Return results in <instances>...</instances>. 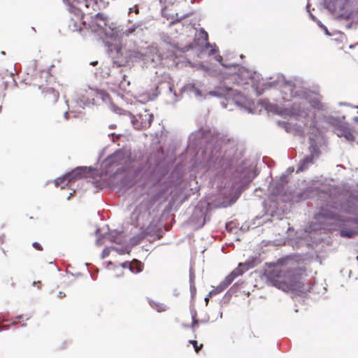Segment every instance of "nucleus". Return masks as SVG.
I'll return each instance as SVG.
<instances>
[{
  "instance_id": "1",
  "label": "nucleus",
  "mask_w": 358,
  "mask_h": 358,
  "mask_svg": "<svg viewBox=\"0 0 358 358\" xmlns=\"http://www.w3.org/2000/svg\"><path fill=\"white\" fill-rule=\"evenodd\" d=\"M265 275L273 286L287 292L301 295L310 289V284L304 282L306 269L291 257L279 259L266 270Z\"/></svg>"
},
{
  "instance_id": "2",
  "label": "nucleus",
  "mask_w": 358,
  "mask_h": 358,
  "mask_svg": "<svg viewBox=\"0 0 358 358\" xmlns=\"http://www.w3.org/2000/svg\"><path fill=\"white\" fill-rule=\"evenodd\" d=\"M106 5L104 0H75L69 6V11L76 18H83L84 15H91Z\"/></svg>"
},
{
  "instance_id": "3",
  "label": "nucleus",
  "mask_w": 358,
  "mask_h": 358,
  "mask_svg": "<svg viewBox=\"0 0 358 358\" xmlns=\"http://www.w3.org/2000/svg\"><path fill=\"white\" fill-rule=\"evenodd\" d=\"M130 160V155L125 150H118L108 156L103 162L106 172H112L115 168L126 165Z\"/></svg>"
},
{
  "instance_id": "4",
  "label": "nucleus",
  "mask_w": 358,
  "mask_h": 358,
  "mask_svg": "<svg viewBox=\"0 0 358 358\" xmlns=\"http://www.w3.org/2000/svg\"><path fill=\"white\" fill-rule=\"evenodd\" d=\"M153 114L148 110H144L136 116H131V122L136 129H144L150 127L153 121Z\"/></svg>"
},
{
  "instance_id": "5",
  "label": "nucleus",
  "mask_w": 358,
  "mask_h": 358,
  "mask_svg": "<svg viewBox=\"0 0 358 358\" xmlns=\"http://www.w3.org/2000/svg\"><path fill=\"white\" fill-rule=\"evenodd\" d=\"M87 24V30L96 32L103 30L108 26V19L103 13H98Z\"/></svg>"
},
{
  "instance_id": "6",
  "label": "nucleus",
  "mask_w": 358,
  "mask_h": 358,
  "mask_svg": "<svg viewBox=\"0 0 358 358\" xmlns=\"http://www.w3.org/2000/svg\"><path fill=\"white\" fill-rule=\"evenodd\" d=\"M176 8L173 5L171 6H166L162 10V15L164 17L167 18V20H170V25L175 24L176 22H180L181 20L185 18L187 15H184L182 16L178 17L177 13H176Z\"/></svg>"
},
{
  "instance_id": "7",
  "label": "nucleus",
  "mask_w": 358,
  "mask_h": 358,
  "mask_svg": "<svg viewBox=\"0 0 358 358\" xmlns=\"http://www.w3.org/2000/svg\"><path fill=\"white\" fill-rule=\"evenodd\" d=\"M88 171L87 168L85 167H78L75 169L71 172L68 173L64 176V181H67L68 182H72L77 180H80L83 178L86 177Z\"/></svg>"
},
{
  "instance_id": "8",
  "label": "nucleus",
  "mask_w": 358,
  "mask_h": 358,
  "mask_svg": "<svg viewBox=\"0 0 358 358\" xmlns=\"http://www.w3.org/2000/svg\"><path fill=\"white\" fill-rule=\"evenodd\" d=\"M335 133L338 137H344L349 141H353L355 139L354 131L347 124H341L336 128Z\"/></svg>"
},
{
  "instance_id": "9",
  "label": "nucleus",
  "mask_w": 358,
  "mask_h": 358,
  "mask_svg": "<svg viewBox=\"0 0 358 358\" xmlns=\"http://www.w3.org/2000/svg\"><path fill=\"white\" fill-rule=\"evenodd\" d=\"M245 271L246 264L239 263L238 266L227 275L224 280L230 285L235 279L243 275Z\"/></svg>"
},
{
  "instance_id": "10",
  "label": "nucleus",
  "mask_w": 358,
  "mask_h": 358,
  "mask_svg": "<svg viewBox=\"0 0 358 358\" xmlns=\"http://www.w3.org/2000/svg\"><path fill=\"white\" fill-rule=\"evenodd\" d=\"M83 18L78 20L71 17L69 21L68 27L71 31H83L87 30V24L86 21H83Z\"/></svg>"
},
{
  "instance_id": "11",
  "label": "nucleus",
  "mask_w": 358,
  "mask_h": 358,
  "mask_svg": "<svg viewBox=\"0 0 358 358\" xmlns=\"http://www.w3.org/2000/svg\"><path fill=\"white\" fill-rule=\"evenodd\" d=\"M0 87L6 90L8 87V83L14 81V73L13 71V67L10 69H6L4 72L0 73Z\"/></svg>"
},
{
  "instance_id": "12",
  "label": "nucleus",
  "mask_w": 358,
  "mask_h": 358,
  "mask_svg": "<svg viewBox=\"0 0 358 358\" xmlns=\"http://www.w3.org/2000/svg\"><path fill=\"white\" fill-rule=\"evenodd\" d=\"M44 100L49 103H55L59 99V92L52 87L45 89L42 92Z\"/></svg>"
},
{
  "instance_id": "13",
  "label": "nucleus",
  "mask_w": 358,
  "mask_h": 358,
  "mask_svg": "<svg viewBox=\"0 0 358 358\" xmlns=\"http://www.w3.org/2000/svg\"><path fill=\"white\" fill-rule=\"evenodd\" d=\"M314 154L311 153L310 155L305 157L299 163L298 171H302L308 169L310 164L314 162Z\"/></svg>"
},
{
  "instance_id": "14",
  "label": "nucleus",
  "mask_w": 358,
  "mask_h": 358,
  "mask_svg": "<svg viewBox=\"0 0 358 358\" xmlns=\"http://www.w3.org/2000/svg\"><path fill=\"white\" fill-rule=\"evenodd\" d=\"M229 286V285L224 280H222L220 282V283L215 288H214L209 292V296L216 295V294L223 292Z\"/></svg>"
},
{
  "instance_id": "15",
  "label": "nucleus",
  "mask_w": 358,
  "mask_h": 358,
  "mask_svg": "<svg viewBox=\"0 0 358 358\" xmlns=\"http://www.w3.org/2000/svg\"><path fill=\"white\" fill-rule=\"evenodd\" d=\"M309 103L315 109L318 110H324V104L322 103L320 98L314 97L313 99H310Z\"/></svg>"
},
{
  "instance_id": "16",
  "label": "nucleus",
  "mask_w": 358,
  "mask_h": 358,
  "mask_svg": "<svg viewBox=\"0 0 358 358\" xmlns=\"http://www.w3.org/2000/svg\"><path fill=\"white\" fill-rule=\"evenodd\" d=\"M143 264L140 261L134 259L131 262V264L130 265L129 270L132 273H138L141 272L143 270Z\"/></svg>"
},
{
  "instance_id": "17",
  "label": "nucleus",
  "mask_w": 358,
  "mask_h": 358,
  "mask_svg": "<svg viewBox=\"0 0 358 358\" xmlns=\"http://www.w3.org/2000/svg\"><path fill=\"white\" fill-rule=\"evenodd\" d=\"M341 236L342 237H346V238H352L355 235L358 234V231L357 229H342L340 231Z\"/></svg>"
},
{
  "instance_id": "18",
  "label": "nucleus",
  "mask_w": 358,
  "mask_h": 358,
  "mask_svg": "<svg viewBox=\"0 0 358 358\" xmlns=\"http://www.w3.org/2000/svg\"><path fill=\"white\" fill-rule=\"evenodd\" d=\"M151 306L159 313L164 312L168 309L166 305L159 302H152Z\"/></svg>"
},
{
  "instance_id": "19",
  "label": "nucleus",
  "mask_w": 358,
  "mask_h": 358,
  "mask_svg": "<svg viewBox=\"0 0 358 358\" xmlns=\"http://www.w3.org/2000/svg\"><path fill=\"white\" fill-rule=\"evenodd\" d=\"M96 96L97 99H101L104 102H107L110 100L109 94L104 90L97 91Z\"/></svg>"
},
{
  "instance_id": "20",
  "label": "nucleus",
  "mask_w": 358,
  "mask_h": 358,
  "mask_svg": "<svg viewBox=\"0 0 358 358\" xmlns=\"http://www.w3.org/2000/svg\"><path fill=\"white\" fill-rule=\"evenodd\" d=\"M234 100L236 105L240 106L242 108L245 107V103L246 101V99L245 96H243L241 94H236L234 96Z\"/></svg>"
},
{
  "instance_id": "21",
  "label": "nucleus",
  "mask_w": 358,
  "mask_h": 358,
  "mask_svg": "<svg viewBox=\"0 0 358 358\" xmlns=\"http://www.w3.org/2000/svg\"><path fill=\"white\" fill-rule=\"evenodd\" d=\"M3 282L7 287H13L15 285V282L12 277H7L5 278Z\"/></svg>"
},
{
  "instance_id": "22",
  "label": "nucleus",
  "mask_w": 358,
  "mask_h": 358,
  "mask_svg": "<svg viewBox=\"0 0 358 358\" xmlns=\"http://www.w3.org/2000/svg\"><path fill=\"white\" fill-rule=\"evenodd\" d=\"M199 34L201 35V36L203 39V41L206 42V47L207 48L209 47L210 43H208V33L204 29H201L199 31Z\"/></svg>"
},
{
  "instance_id": "23",
  "label": "nucleus",
  "mask_w": 358,
  "mask_h": 358,
  "mask_svg": "<svg viewBox=\"0 0 358 358\" xmlns=\"http://www.w3.org/2000/svg\"><path fill=\"white\" fill-rule=\"evenodd\" d=\"M189 343L192 344V345L194 346V350H195L196 352H199V350H200L202 348V347H203V344H201L200 345H198V343H197V341H192V340H191V341H189Z\"/></svg>"
},
{
  "instance_id": "24",
  "label": "nucleus",
  "mask_w": 358,
  "mask_h": 358,
  "mask_svg": "<svg viewBox=\"0 0 358 358\" xmlns=\"http://www.w3.org/2000/svg\"><path fill=\"white\" fill-rule=\"evenodd\" d=\"M32 246L37 250H39V251L43 250L42 245L38 242H34L32 243Z\"/></svg>"
},
{
  "instance_id": "25",
  "label": "nucleus",
  "mask_w": 358,
  "mask_h": 358,
  "mask_svg": "<svg viewBox=\"0 0 358 358\" xmlns=\"http://www.w3.org/2000/svg\"><path fill=\"white\" fill-rule=\"evenodd\" d=\"M198 324V321L196 319V317L195 315L192 316V328L194 329L196 327V326Z\"/></svg>"
},
{
  "instance_id": "26",
  "label": "nucleus",
  "mask_w": 358,
  "mask_h": 358,
  "mask_svg": "<svg viewBox=\"0 0 358 358\" xmlns=\"http://www.w3.org/2000/svg\"><path fill=\"white\" fill-rule=\"evenodd\" d=\"M131 264V262H125L122 264V266L123 268H130V265Z\"/></svg>"
},
{
  "instance_id": "27",
  "label": "nucleus",
  "mask_w": 358,
  "mask_h": 358,
  "mask_svg": "<svg viewBox=\"0 0 358 358\" xmlns=\"http://www.w3.org/2000/svg\"><path fill=\"white\" fill-rule=\"evenodd\" d=\"M33 285L37 286L38 289L42 287V283L40 280L34 281Z\"/></svg>"
},
{
  "instance_id": "28",
  "label": "nucleus",
  "mask_w": 358,
  "mask_h": 358,
  "mask_svg": "<svg viewBox=\"0 0 358 358\" xmlns=\"http://www.w3.org/2000/svg\"><path fill=\"white\" fill-rule=\"evenodd\" d=\"M232 224H233V222L227 223L226 225V229L227 230H229V231H232Z\"/></svg>"
},
{
  "instance_id": "29",
  "label": "nucleus",
  "mask_w": 358,
  "mask_h": 358,
  "mask_svg": "<svg viewBox=\"0 0 358 358\" xmlns=\"http://www.w3.org/2000/svg\"><path fill=\"white\" fill-rule=\"evenodd\" d=\"M135 31V29H134V28L131 29V30H130V29H127V30H126V31L124 32V34H125L127 36H128V35H129L131 33H132V32H133V31Z\"/></svg>"
},
{
  "instance_id": "30",
  "label": "nucleus",
  "mask_w": 358,
  "mask_h": 358,
  "mask_svg": "<svg viewBox=\"0 0 358 358\" xmlns=\"http://www.w3.org/2000/svg\"><path fill=\"white\" fill-rule=\"evenodd\" d=\"M215 52H216V50H215V49H212V50H210V54H211V55H213V54H215Z\"/></svg>"
},
{
  "instance_id": "31",
  "label": "nucleus",
  "mask_w": 358,
  "mask_h": 358,
  "mask_svg": "<svg viewBox=\"0 0 358 358\" xmlns=\"http://www.w3.org/2000/svg\"><path fill=\"white\" fill-rule=\"evenodd\" d=\"M97 63H98V62H97V61H96V62H92V63H91V65H92V66H96V65L97 64Z\"/></svg>"
},
{
  "instance_id": "32",
  "label": "nucleus",
  "mask_w": 358,
  "mask_h": 358,
  "mask_svg": "<svg viewBox=\"0 0 358 358\" xmlns=\"http://www.w3.org/2000/svg\"><path fill=\"white\" fill-rule=\"evenodd\" d=\"M209 297H210V296H209V295H208V296L207 297H206V299H205V301H206V303H208V301H209Z\"/></svg>"
},
{
  "instance_id": "33",
  "label": "nucleus",
  "mask_w": 358,
  "mask_h": 358,
  "mask_svg": "<svg viewBox=\"0 0 358 358\" xmlns=\"http://www.w3.org/2000/svg\"><path fill=\"white\" fill-rule=\"evenodd\" d=\"M147 99H148V100H152V97H151V96H150V95H148V96H147Z\"/></svg>"
},
{
  "instance_id": "34",
  "label": "nucleus",
  "mask_w": 358,
  "mask_h": 358,
  "mask_svg": "<svg viewBox=\"0 0 358 358\" xmlns=\"http://www.w3.org/2000/svg\"><path fill=\"white\" fill-rule=\"evenodd\" d=\"M350 222H352L355 225H357V222L355 220H350Z\"/></svg>"
},
{
  "instance_id": "35",
  "label": "nucleus",
  "mask_w": 358,
  "mask_h": 358,
  "mask_svg": "<svg viewBox=\"0 0 358 358\" xmlns=\"http://www.w3.org/2000/svg\"><path fill=\"white\" fill-rule=\"evenodd\" d=\"M2 55H5V52L3 51L1 52Z\"/></svg>"
},
{
  "instance_id": "36",
  "label": "nucleus",
  "mask_w": 358,
  "mask_h": 358,
  "mask_svg": "<svg viewBox=\"0 0 358 358\" xmlns=\"http://www.w3.org/2000/svg\"><path fill=\"white\" fill-rule=\"evenodd\" d=\"M357 260H358V256H357Z\"/></svg>"
}]
</instances>
